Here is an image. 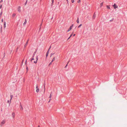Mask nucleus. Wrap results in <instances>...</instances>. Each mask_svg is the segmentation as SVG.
Listing matches in <instances>:
<instances>
[{
    "label": "nucleus",
    "mask_w": 127,
    "mask_h": 127,
    "mask_svg": "<svg viewBox=\"0 0 127 127\" xmlns=\"http://www.w3.org/2000/svg\"><path fill=\"white\" fill-rule=\"evenodd\" d=\"M27 59L26 60V62H25V64H27Z\"/></svg>",
    "instance_id": "36"
},
{
    "label": "nucleus",
    "mask_w": 127,
    "mask_h": 127,
    "mask_svg": "<svg viewBox=\"0 0 127 127\" xmlns=\"http://www.w3.org/2000/svg\"><path fill=\"white\" fill-rule=\"evenodd\" d=\"M15 15V14L14 13L12 15V16H14Z\"/></svg>",
    "instance_id": "29"
},
{
    "label": "nucleus",
    "mask_w": 127,
    "mask_h": 127,
    "mask_svg": "<svg viewBox=\"0 0 127 127\" xmlns=\"http://www.w3.org/2000/svg\"><path fill=\"white\" fill-rule=\"evenodd\" d=\"M13 97V95H10V97H11V99Z\"/></svg>",
    "instance_id": "23"
},
{
    "label": "nucleus",
    "mask_w": 127,
    "mask_h": 127,
    "mask_svg": "<svg viewBox=\"0 0 127 127\" xmlns=\"http://www.w3.org/2000/svg\"><path fill=\"white\" fill-rule=\"evenodd\" d=\"M3 0H1V1L0 2L1 3V2H3Z\"/></svg>",
    "instance_id": "35"
},
{
    "label": "nucleus",
    "mask_w": 127,
    "mask_h": 127,
    "mask_svg": "<svg viewBox=\"0 0 127 127\" xmlns=\"http://www.w3.org/2000/svg\"><path fill=\"white\" fill-rule=\"evenodd\" d=\"M52 62H50V63L48 65V66H49L51 64H52Z\"/></svg>",
    "instance_id": "25"
},
{
    "label": "nucleus",
    "mask_w": 127,
    "mask_h": 127,
    "mask_svg": "<svg viewBox=\"0 0 127 127\" xmlns=\"http://www.w3.org/2000/svg\"><path fill=\"white\" fill-rule=\"evenodd\" d=\"M44 89H45V85L44 86Z\"/></svg>",
    "instance_id": "47"
},
{
    "label": "nucleus",
    "mask_w": 127,
    "mask_h": 127,
    "mask_svg": "<svg viewBox=\"0 0 127 127\" xmlns=\"http://www.w3.org/2000/svg\"><path fill=\"white\" fill-rule=\"evenodd\" d=\"M42 21H43V20H42Z\"/></svg>",
    "instance_id": "50"
},
{
    "label": "nucleus",
    "mask_w": 127,
    "mask_h": 127,
    "mask_svg": "<svg viewBox=\"0 0 127 127\" xmlns=\"http://www.w3.org/2000/svg\"><path fill=\"white\" fill-rule=\"evenodd\" d=\"M49 51V49L46 53V57H47V56H48Z\"/></svg>",
    "instance_id": "5"
},
{
    "label": "nucleus",
    "mask_w": 127,
    "mask_h": 127,
    "mask_svg": "<svg viewBox=\"0 0 127 127\" xmlns=\"http://www.w3.org/2000/svg\"><path fill=\"white\" fill-rule=\"evenodd\" d=\"M29 40H28L27 41V42H26V43L25 45V47H26L28 44V41Z\"/></svg>",
    "instance_id": "19"
},
{
    "label": "nucleus",
    "mask_w": 127,
    "mask_h": 127,
    "mask_svg": "<svg viewBox=\"0 0 127 127\" xmlns=\"http://www.w3.org/2000/svg\"><path fill=\"white\" fill-rule=\"evenodd\" d=\"M20 109L21 110H23V108L22 106L21 103V102L20 103Z\"/></svg>",
    "instance_id": "1"
},
{
    "label": "nucleus",
    "mask_w": 127,
    "mask_h": 127,
    "mask_svg": "<svg viewBox=\"0 0 127 127\" xmlns=\"http://www.w3.org/2000/svg\"><path fill=\"white\" fill-rule=\"evenodd\" d=\"M23 60H22V63H23Z\"/></svg>",
    "instance_id": "46"
},
{
    "label": "nucleus",
    "mask_w": 127,
    "mask_h": 127,
    "mask_svg": "<svg viewBox=\"0 0 127 127\" xmlns=\"http://www.w3.org/2000/svg\"><path fill=\"white\" fill-rule=\"evenodd\" d=\"M34 60V58H33V57L32 58V59L31 60V62L32 61V60Z\"/></svg>",
    "instance_id": "32"
},
{
    "label": "nucleus",
    "mask_w": 127,
    "mask_h": 127,
    "mask_svg": "<svg viewBox=\"0 0 127 127\" xmlns=\"http://www.w3.org/2000/svg\"><path fill=\"white\" fill-rule=\"evenodd\" d=\"M55 60V58L54 57L51 61V62H53Z\"/></svg>",
    "instance_id": "20"
},
{
    "label": "nucleus",
    "mask_w": 127,
    "mask_h": 127,
    "mask_svg": "<svg viewBox=\"0 0 127 127\" xmlns=\"http://www.w3.org/2000/svg\"><path fill=\"white\" fill-rule=\"evenodd\" d=\"M27 0L26 1V2L25 3V5H26V4H27Z\"/></svg>",
    "instance_id": "28"
},
{
    "label": "nucleus",
    "mask_w": 127,
    "mask_h": 127,
    "mask_svg": "<svg viewBox=\"0 0 127 127\" xmlns=\"http://www.w3.org/2000/svg\"><path fill=\"white\" fill-rule=\"evenodd\" d=\"M39 89H36V92L37 93H38L39 92Z\"/></svg>",
    "instance_id": "21"
},
{
    "label": "nucleus",
    "mask_w": 127,
    "mask_h": 127,
    "mask_svg": "<svg viewBox=\"0 0 127 127\" xmlns=\"http://www.w3.org/2000/svg\"><path fill=\"white\" fill-rule=\"evenodd\" d=\"M72 34H71L70 35V37H71L72 36Z\"/></svg>",
    "instance_id": "40"
},
{
    "label": "nucleus",
    "mask_w": 127,
    "mask_h": 127,
    "mask_svg": "<svg viewBox=\"0 0 127 127\" xmlns=\"http://www.w3.org/2000/svg\"><path fill=\"white\" fill-rule=\"evenodd\" d=\"M51 100V99H50V100H49V101L48 102H50V101Z\"/></svg>",
    "instance_id": "42"
},
{
    "label": "nucleus",
    "mask_w": 127,
    "mask_h": 127,
    "mask_svg": "<svg viewBox=\"0 0 127 127\" xmlns=\"http://www.w3.org/2000/svg\"><path fill=\"white\" fill-rule=\"evenodd\" d=\"M75 35V34H74L73 35V36H74Z\"/></svg>",
    "instance_id": "43"
},
{
    "label": "nucleus",
    "mask_w": 127,
    "mask_h": 127,
    "mask_svg": "<svg viewBox=\"0 0 127 127\" xmlns=\"http://www.w3.org/2000/svg\"><path fill=\"white\" fill-rule=\"evenodd\" d=\"M115 9H116L118 8V6L117 5H116L115 3H114V5L113 6Z\"/></svg>",
    "instance_id": "2"
},
{
    "label": "nucleus",
    "mask_w": 127,
    "mask_h": 127,
    "mask_svg": "<svg viewBox=\"0 0 127 127\" xmlns=\"http://www.w3.org/2000/svg\"><path fill=\"white\" fill-rule=\"evenodd\" d=\"M37 60H38V58H37V56L36 57V61H34V63H36L37 62Z\"/></svg>",
    "instance_id": "13"
},
{
    "label": "nucleus",
    "mask_w": 127,
    "mask_h": 127,
    "mask_svg": "<svg viewBox=\"0 0 127 127\" xmlns=\"http://www.w3.org/2000/svg\"><path fill=\"white\" fill-rule=\"evenodd\" d=\"M66 0L67 1V3H68V0Z\"/></svg>",
    "instance_id": "39"
},
{
    "label": "nucleus",
    "mask_w": 127,
    "mask_h": 127,
    "mask_svg": "<svg viewBox=\"0 0 127 127\" xmlns=\"http://www.w3.org/2000/svg\"><path fill=\"white\" fill-rule=\"evenodd\" d=\"M6 23L5 21H4V28H5L6 27Z\"/></svg>",
    "instance_id": "8"
},
{
    "label": "nucleus",
    "mask_w": 127,
    "mask_h": 127,
    "mask_svg": "<svg viewBox=\"0 0 127 127\" xmlns=\"http://www.w3.org/2000/svg\"><path fill=\"white\" fill-rule=\"evenodd\" d=\"M77 22V23H79V18L78 17L77 18V19L76 21Z\"/></svg>",
    "instance_id": "16"
},
{
    "label": "nucleus",
    "mask_w": 127,
    "mask_h": 127,
    "mask_svg": "<svg viewBox=\"0 0 127 127\" xmlns=\"http://www.w3.org/2000/svg\"><path fill=\"white\" fill-rule=\"evenodd\" d=\"M36 89H38V86H37V85H36Z\"/></svg>",
    "instance_id": "33"
},
{
    "label": "nucleus",
    "mask_w": 127,
    "mask_h": 127,
    "mask_svg": "<svg viewBox=\"0 0 127 127\" xmlns=\"http://www.w3.org/2000/svg\"><path fill=\"white\" fill-rule=\"evenodd\" d=\"M103 2H102L100 4V7H101L103 6Z\"/></svg>",
    "instance_id": "15"
},
{
    "label": "nucleus",
    "mask_w": 127,
    "mask_h": 127,
    "mask_svg": "<svg viewBox=\"0 0 127 127\" xmlns=\"http://www.w3.org/2000/svg\"><path fill=\"white\" fill-rule=\"evenodd\" d=\"M51 48V46H50V47H49V49H50V48Z\"/></svg>",
    "instance_id": "44"
},
{
    "label": "nucleus",
    "mask_w": 127,
    "mask_h": 127,
    "mask_svg": "<svg viewBox=\"0 0 127 127\" xmlns=\"http://www.w3.org/2000/svg\"><path fill=\"white\" fill-rule=\"evenodd\" d=\"M1 22H3V19H1Z\"/></svg>",
    "instance_id": "38"
},
{
    "label": "nucleus",
    "mask_w": 127,
    "mask_h": 127,
    "mask_svg": "<svg viewBox=\"0 0 127 127\" xmlns=\"http://www.w3.org/2000/svg\"><path fill=\"white\" fill-rule=\"evenodd\" d=\"M95 16H96V15L95 14V13L93 15V17H92V18L93 19H94L95 18Z\"/></svg>",
    "instance_id": "4"
},
{
    "label": "nucleus",
    "mask_w": 127,
    "mask_h": 127,
    "mask_svg": "<svg viewBox=\"0 0 127 127\" xmlns=\"http://www.w3.org/2000/svg\"><path fill=\"white\" fill-rule=\"evenodd\" d=\"M18 12H20L21 11V7L20 6H18Z\"/></svg>",
    "instance_id": "3"
},
{
    "label": "nucleus",
    "mask_w": 127,
    "mask_h": 127,
    "mask_svg": "<svg viewBox=\"0 0 127 127\" xmlns=\"http://www.w3.org/2000/svg\"><path fill=\"white\" fill-rule=\"evenodd\" d=\"M68 63H67V64H66V66H65V68H66V67H67V64H68Z\"/></svg>",
    "instance_id": "34"
},
{
    "label": "nucleus",
    "mask_w": 127,
    "mask_h": 127,
    "mask_svg": "<svg viewBox=\"0 0 127 127\" xmlns=\"http://www.w3.org/2000/svg\"><path fill=\"white\" fill-rule=\"evenodd\" d=\"M8 101H9V100H8Z\"/></svg>",
    "instance_id": "49"
},
{
    "label": "nucleus",
    "mask_w": 127,
    "mask_h": 127,
    "mask_svg": "<svg viewBox=\"0 0 127 127\" xmlns=\"http://www.w3.org/2000/svg\"><path fill=\"white\" fill-rule=\"evenodd\" d=\"M71 37L70 36L69 38H68L67 40H68L70 37Z\"/></svg>",
    "instance_id": "37"
},
{
    "label": "nucleus",
    "mask_w": 127,
    "mask_h": 127,
    "mask_svg": "<svg viewBox=\"0 0 127 127\" xmlns=\"http://www.w3.org/2000/svg\"><path fill=\"white\" fill-rule=\"evenodd\" d=\"M72 26H70V27L68 29L67 32H68L71 29Z\"/></svg>",
    "instance_id": "10"
},
{
    "label": "nucleus",
    "mask_w": 127,
    "mask_h": 127,
    "mask_svg": "<svg viewBox=\"0 0 127 127\" xmlns=\"http://www.w3.org/2000/svg\"><path fill=\"white\" fill-rule=\"evenodd\" d=\"M5 121L4 120L2 121L1 122V123L2 124H4L5 123Z\"/></svg>",
    "instance_id": "7"
},
{
    "label": "nucleus",
    "mask_w": 127,
    "mask_h": 127,
    "mask_svg": "<svg viewBox=\"0 0 127 127\" xmlns=\"http://www.w3.org/2000/svg\"><path fill=\"white\" fill-rule=\"evenodd\" d=\"M38 127H40V126H38Z\"/></svg>",
    "instance_id": "48"
},
{
    "label": "nucleus",
    "mask_w": 127,
    "mask_h": 127,
    "mask_svg": "<svg viewBox=\"0 0 127 127\" xmlns=\"http://www.w3.org/2000/svg\"><path fill=\"white\" fill-rule=\"evenodd\" d=\"M3 12L2 11H1V12L0 13V18L2 16V14Z\"/></svg>",
    "instance_id": "11"
},
{
    "label": "nucleus",
    "mask_w": 127,
    "mask_h": 127,
    "mask_svg": "<svg viewBox=\"0 0 127 127\" xmlns=\"http://www.w3.org/2000/svg\"><path fill=\"white\" fill-rule=\"evenodd\" d=\"M52 3L51 4H52V5L53 4V3L54 2V0H52Z\"/></svg>",
    "instance_id": "22"
},
{
    "label": "nucleus",
    "mask_w": 127,
    "mask_h": 127,
    "mask_svg": "<svg viewBox=\"0 0 127 127\" xmlns=\"http://www.w3.org/2000/svg\"><path fill=\"white\" fill-rule=\"evenodd\" d=\"M26 69L27 72L28 71V67L27 66H26Z\"/></svg>",
    "instance_id": "14"
},
{
    "label": "nucleus",
    "mask_w": 127,
    "mask_h": 127,
    "mask_svg": "<svg viewBox=\"0 0 127 127\" xmlns=\"http://www.w3.org/2000/svg\"><path fill=\"white\" fill-rule=\"evenodd\" d=\"M12 115L13 118H14L15 117V113L14 112H13L12 113Z\"/></svg>",
    "instance_id": "6"
},
{
    "label": "nucleus",
    "mask_w": 127,
    "mask_h": 127,
    "mask_svg": "<svg viewBox=\"0 0 127 127\" xmlns=\"http://www.w3.org/2000/svg\"><path fill=\"white\" fill-rule=\"evenodd\" d=\"M36 51H37L36 50L35 51L34 53H33V56H32V57H34V55H35V53L36 52Z\"/></svg>",
    "instance_id": "12"
},
{
    "label": "nucleus",
    "mask_w": 127,
    "mask_h": 127,
    "mask_svg": "<svg viewBox=\"0 0 127 127\" xmlns=\"http://www.w3.org/2000/svg\"><path fill=\"white\" fill-rule=\"evenodd\" d=\"M73 26V24H72V25H71V26H72V27Z\"/></svg>",
    "instance_id": "45"
},
{
    "label": "nucleus",
    "mask_w": 127,
    "mask_h": 127,
    "mask_svg": "<svg viewBox=\"0 0 127 127\" xmlns=\"http://www.w3.org/2000/svg\"><path fill=\"white\" fill-rule=\"evenodd\" d=\"M106 7L108 9H110V6L107 5L106 6Z\"/></svg>",
    "instance_id": "18"
},
{
    "label": "nucleus",
    "mask_w": 127,
    "mask_h": 127,
    "mask_svg": "<svg viewBox=\"0 0 127 127\" xmlns=\"http://www.w3.org/2000/svg\"><path fill=\"white\" fill-rule=\"evenodd\" d=\"M52 93L51 92L50 94V96H49V98H51V96H52Z\"/></svg>",
    "instance_id": "17"
},
{
    "label": "nucleus",
    "mask_w": 127,
    "mask_h": 127,
    "mask_svg": "<svg viewBox=\"0 0 127 127\" xmlns=\"http://www.w3.org/2000/svg\"><path fill=\"white\" fill-rule=\"evenodd\" d=\"M114 19L113 18L112 19L110 20V22H112V21H113V20Z\"/></svg>",
    "instance_id": "24"
},
{
    "label": "nucleus",
    "mask_w": 127,
    "mask_h": 127,
    "mask_svg": "<svg viewBox=\"0 0 127 127\" xmlns=\"http://www.w3.org/2000/svg\"><path fill=\"white\" fill-rule=\"evenodd\" d=\"M2 6L1 4L0 6V9L2 8Z\"/></svg>",
    "instance_id": "27"
},
{
    "label": "nucleus",
    "mask_w": 127,
    "mask_h": 127,
    "mask_svg": "<svg viewBox=\"0 0 127 127\" xmlns=\"http://www.w3.org/2000/svg\"><path fill=\"white\" fill-rule=\"evenodd\" d=\"M72 1V3H73L74 2V0H71Z\"/></svg>",
    "instance_id": "30"
},
{
    "label": "nucleus",
    "mask_w": 127,
    "mask_h": 127,
    "mask_svg": "<svg viewBox=\"0 0 127 127\" xmlns=\"http://www.w3.org/2000/svg\"><path fill=\"white\" fill-rule=\"evenodd\" d=\"M82 24H81L78 27V28H79L80 27L82 26Z\"/></svg>",
    "instance_id": "26"
},
{
    "label": "nucleus",
    "mask_w": 127,
    "mask_h": 127,
    "mask_svg": "<svg viewBox=\"0 0 127 127\" xmlns=\"http://www.w3.org/2000/svg\"><path fill=\"white\" fill-rule=\"evenodd\" d=\"M25 21L23 23V25H25L27 23V20L26 19H25Z\"/></svg>",
    "instance_id": "9"
},
{
    "label": "nucleus",
    "mask_w": 127,
    "mask_h": 127,
    "mask_svg": "<svg viewBox=\"0 0 127 127\" xmlns=\"http://www.w3.org/2000/svg\"><path fill=\"white\" fill-rule=\"evenodd\" d=\"M42 25V23H41V24L40 25V27Z\"/></svg>",
    "instance_id": "41"
},
{
    "label": "nucleus",
    "mask_w": 127,
    "mask_h": 127,
    "mask_svg": "<svg viewBox=\"0 0 127 127\" xmlns=\"http://www.w3.org/2000/svg\"><path fill=\"white\" fill-rule=\"evenodd\" d=\"M80 2V0H78V3Z\"/></svg>",
    "instance_id": "31"
}]
</instances>
